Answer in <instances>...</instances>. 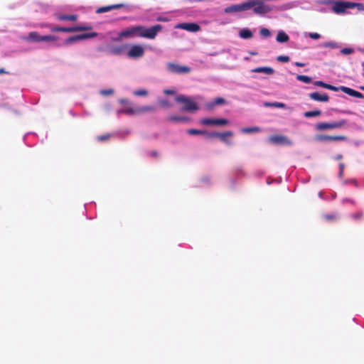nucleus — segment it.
I'll return each instance as SVG.
<instances>
[{
    "label": "nucleus",
    "mask_w": 364,
    "mask_h": 364,
    "mask_svg": "<svg viewBox=\"0 0 364 364\" xmlns=\"http://www.w3.org/2000/svg\"><path fill=\"white\" fill-rule=\"evenodd\" d=\"M309 96L311 100L318 102H328L329 100L328 95L327 94H321L318 92H311Z\"/></svg>",
    "instance_id": "16"
},
{
    "label": "nucleus",
    "mask_w": 364,
    "mask_h": 364,
    "mask_svg": "<svg viewBox=\"0 0 364 364\" xmlns=\"http://www.w3.org/2000/svg\"><path fill=\"white\" fill-rule=\"evenodd\" d=\"M119 102L121 105H122L124 106H127L129 105V101L127 99H121L119 100Z\"/></svg>",
    "instance_id": "48"
},
{
    "label": "nucleus",
    "mask_w": 364,
    "mask_h": 364,
    "mask_svg": "<svg viewBox=\"0 0 364 364\" xmlns=\"http://www.w3.org/2000/svg\"><path fill=\"white\" fill-rule=\"evenodd\" d=\"M296 79L305 83H310L311 82V78L307 75H299L296 76Z\"/></svg>",
    "instance_id": "29"
},
{
    "label": "nucleus",
    "mask_w": 364,
    "mask_h": 364,
    "mask_svg": "<svg viewBox=\"0 0 364 364\" xmlns=\"http://www.w3.org/2000/svg\"><path fill=\"white\" fill-rule=\"evenodd\" d=\"M200 123L204 125H225L228 121L225 119H210L204 118L200 120Z\"/></svg>",
    "instance_id": "12"
},
{
    "label": "nucleus",
    "mask_w": 364,
    "mask_h": 364,
    "mask_svg": "<svg viewBox=\"0 0 364 364\" xmlns=\"http://www.w3.org/2000/svg\"><path fill=\"white\" fill-rule=\"evenodd\" d=\"M339 112H341V113H347V114L350 113V111H339Z\"/></svg>",
    "instance_id": "57"
},
{
    "label": "nucleus",
    "mask_w": 364,
    "mask_h": 364,
    "mask_svg": "<svg viewBox=\"0 0 364 364\" xmlns=\"http://www.w3.org/2000/svg\"><path fill=\"white\" fill-rule=\"evenodd\" d=\"M233 136L232 131H228L225 132L220 133L219 139L228 145H231L232 142L227 139V137H231Z\"/></svg>",
    "instance_id": "21"
},
{
    "label": "nucleus",
    "mask_w": 364,
    "mask_h": 364,
    "mask_svg": "<svg viewBox=\"0 0 364 364\" xmlns=\"http://www.w3.org/2000/svg\"><path fill=\"white\" fill-rule=\"evenodd\" d=\"M24 39L28 41L42 42V36L36 31H32Z\"/></svg>",
    "instance_id": "18"
},
{
    "label": "nucleus",
    "mask_w": 364,
    "mask_h": 364,
    "mask_svg": "<svg viewBox=\"0 0 364 364\" xmlns=\"http://www.w3.org/2000/svg\"><path fill=\"white\" fill-rule=\"evenodd\" d=\"M158 102L160 106L166 108H169L172 105L171 103L166 99H160L159 100Z\"/></svg>",
    "instance_id": "30"
},
{
    "label": "nucleus",
    "mask_w": 364,
    "mask_h": 364,
    "mask_svg": "<svg viewBox=\"0 0 364 364\" xmlns=\"http://www.w3.org/2000/svg\"><path fill=\"white\" fill-rule=\"evenodd\" d=\"M224 103H225V100L223 98L218 97L215 100V101L213 102V103L211 106L223 105Z\"/></svg>",
    "instance_id": "40"
},
{
    "label": "nucleus",
    "mask_w": 364,
    "mask_h": 364,
    "mask_svg": "<svg viewBox=\"0 0 364 364\" xmlns=\"http://www.w3.org/2000/svg\"><path fill=\"white\" fill-rule=\"evenodd\" d=\"M356 8L359 11H364V4L362 3L351 2V9Z\"/></svg>",
    "instance_id": "33"
},
{
    "label": "nucleus",
    "mask_w": 364,
    "mask_h": 364,
    "mask_svg": "<svg viewBox=\"0 0 364 364\" xmlns=\"http://www.w3.org/2000/svg\"><path fill=\"white\" fill-rule=\"evenodd\" d=\"M176 28L190 32H198L200 30V26L196 23H182L178 24Z\"/></svg>",
    "instance_id": "13"
},
{
    "label": "nucleus",
    "mask_w": 364,
    "mask_h": 364,
    "mask_svg": "<svg viewBox=\"0 0 364 364\" xmlns=\"http://www.w3.org/2000/svg\"><path fill=\"white\" fill-rule=\"evenodd\" d=\"M341 90L350 96L355 97L357 98H361V99L364 98L363 94H362L361 92L356 91L352 88L345 87V86H341Z\"/></svg>",
    "instance_id": "14"
},
{
    "label": "nucleus",
    "mask_w": 364,
    "mask_h": 364,
    "mask_svg": "<svg viewBox=\"0 0 364 364\" xmlns=\"http://www.w3.org/2000/svg\"><path fill=\"white\" fill-rule=\"evenodd\" d=\"M314 84L317 86H320L324 88H326V86H327V83H325L323 81H316Z\"/></svg>",
    "instance_id": "45"
},
{
    "label": "nucleus",
    "mask_w": 364,
    "mask_h": 364,
    "mask_svg": "<svg viewBox=\"0 0 364 364\" xmlns=\"http://www.w3.org/2000/svg\"><path fill=\"white\" fill-rule=\"evenodd\" d=\"M239 36L243 39L251 38L252 37V32L248 28H244L240 31Z\"/></svg>",
    "instance_id": "25"
},
{
    "label": "nucleus",
    "mask_w": 364,
    "mask_h": 364,
    "mask_svg": "<svg viewBox=\"0 0 364 364\" xmlns=\"http://www.w3.org/2000/svg\"><path fill=\"white\" fill-rule=\"evenodd\" d=\"M97 36H98L97 33L91 32V33H82V34L70 36V37L68 38L67 39H65V44H66V45L71 44V43H75L78 41L95 38Z\"/></svg>",
    "instance_id": "7"
},
{
    "label": "nucleus",
    "mask_w": 364,
    "mask_h": 364,
    "mask_svg": "<svg viewBox=\"0 0 364 364\" xmlns=\"http://www.w3.org/2000/svg\"><path fill=\"white\" fill-rule=\"evenodd\" d=\"M259 33L261 36L265 38H268L271 35L270 31L266 28H262L259 31Z\"/></svg>",
    "instance_id": "34"
},
{
    "label": "nucleus",
    "mask_w": 364,
    "mask_h": 364,
    "mask_svg": "<svg viewBox=\"0 0 364 364\" xmlns=\"http://www.w3.org/2000/svg\"><path fill=\"white\" fill-rule=\"evenodd\" d=\"M166 68L168 72L175 74H184L191 72V68L188 66L180 65L173 63H168Z\"/></svg>",
    "instance_id": "6"
},
{
    "label": "nucleus",
    "mask_w": 364,
    "mask_h": 364,
    "mask_svg": "<svg viewBox=\"0 0 364 364\" xmlns=\"http://www.w3.org/2000/svg\"><path fill=\"white\" fill-rule=\"evenodd\" d=\"M347 9H351L350 1H338L334 2L332 7L336 14H344Z\"/></svg>",
    "instance_id": "9"
},
{
    "label": "nucleus",
    "mask_w": 364,
    "mask_h": 364,
    "mask_svg": "<svg viewBox=\"0 0 364 364\" xmlns=\"http://www.w3.org/2000/svg\"><path fill=\"white\" fill-rule=\"evenodd\" d=\"M363 215V213L362 211H359L356 213L352 214L350 217L354 219L355 220H360Z\"/></svg>",
    "instance_id": "39"
},
{
    "label": "nucleus",
    "mask_w": 364,
    "mask_h": 364,
    "mask_svg": "<svg viewBox=\"0 0 364 364\" xmlns=\"http://www.w3.org/2000/svg\"><path fill=\"white\" fill-rule=\"evenodd\" d=\"M363 65H364V63H363Z\"/></svg>",
    "instance_id": "63"
},
{
    "label": "nucleus",
    "mask_w": 364,
    "mask_h": 364,
    "mask_svg": "<svg viewBox=\"0 0 364 364\" xmlns=\"http://www.w3.org/2000/svg\"><path fill=\"white\" fill-rule=\"evenodd\" d=\"M309 37L312 38V39H318L321 38V35L318 33H309Z\"/></svg>",
    "instance_id": "42"
},
{
    "label": "nucleus",
    "mask_w": 364,
    "mask_h": 364,
    "mask_svg": "<svg viewBox=\"0 0 364 364\" xmlns=\"http://www.w3.org/2000/svg\"><path fill=\"white\" fill-rule=\"evenodd\" d=\"M321 114V110H314V111H308L304 112V116L306 118L318 117Z\"/></svg>",
    "instance_id": "27"
},
{
    "label": "nucleus",
    "mask_w": 364,
    "mask_h": 364,
    "mask_svg": "<svg viewBox=\"0 0 364 364\" xmlns=\"http://www.w3.org/2000/svg\"><path fill=\"white\" fill-rule=\"evenodd\" d=\"M163 28L160 24L154 25L150 28H146L143 26H136L128 27L122 31L118 34V38H128L134 37L146 38L149 39H154L159 32Z\"/></svg>",
    "instance_id": "1"
},
{
    "label": "nucleus",
    "mask_w": 364,
    "mask_h": 364,
    "mask_svg": "<svg viewBox=\"0 0 364 364\" xmlns=\"http://www.w3.org/2000/svg\"><path fill=\"white\" fill-rule=\"evenodd\" d=\"M259 131H260V128L259 127H245V128H242L241 129V132L245 134L259 132Z\"/></svg>",
    "instance_id": "28"
},
{
    "label": "nucleus",
    "mask_w": 364,
    "mask_h": 364,
    "mask_svg": "<svg viewBox=\"0 0 364 364\" xmlns=\"http://www.w3.org/2000/svg\"><path fill=\"white\" fill-rule=\"evenodd\" d=\"M92 29L91 26H77L73 27H60L53 26L50 28L52 32H65V33H73L78 31H89Z\"/></svg>",
    "instance_id": "5"
},
{
    "label": "nucleus",
    "mask_w": 364,
    "mask_h": 364,
    "mask_svg": "<svg viewBox=\"0 0 364 364\" xmlns=\"http://www.w3.org/2000/svg\"><path fill=\"white\" fill-rule=\"evenodd\" d=\"M164 93L168 95H171L175 94V91L173 90H164Z\"/></svg>",
    "instance_id": "47"
},
{
    "label": "nucleus",
    "mask_w": 364,
    "mask_h": 364,
    "mask_svg": "<svg viewBox=\"0 0 364 364\" xmlns=\"http://www.w3.org/2000/svg\"><path fill=\"white\" fill-rule=\"evenodd\" d=\"M124 6V5L123 4H117L109 5V6H102V7L98 8L96 10V13L97 14H102V13L110 11L113 9H121V8H123Z\"/></svg>",
    "instance_id": "15"
},
{
    "label": "nucleus",
    "mask_w": 364,
    "mask_h": 364,
    "mask_svg": "<svg viewBox=\"0 0 364 364\" xmlns=\"http://www.w3.org/2000/svg\"><path fill=\"white\" fill-rule=\"evenodd\" d=\"M122 50V48L117 47L112 49V53L114 54H119Z\"/></svg>",
    "instance_id": "44"
},
{
    "label": "nucleus",
    "mask_w": 364,
    "mask_h": 364,
    "mask_svg": "<svg viewBox=\"0 0 364 364\" xmlns=\"http://www.w3.org/2000/svg\"><path fill=\"white\" fill-rule=\"evenodd\" d=\"M289 36L284 31H279L277 36L276 40L279 43H285L289 41Z\"/></svg>",
    "instance_id": "26"
},
{
    "label": "nucleus",
    "mask_w": 364,
    "mask_h": 364,
    "mask_svg": "<svg viewBox=\"0 0 364 364\" xmlns=\"http://www.w3.org/2000/svg\"><path fill=\"white\" fill-rule=\"evenodd\" d=\"M266 105L267 106H272V107H278V108H284L286 107L285 104H284L282 102H275L273 103H266Z\"/></svg>",
    "instance_id": "35"
},
{
    "label": "nucleus",
    "mask_w": 364,
    "mask_h": 364,
    "mask_svg": "<svg viewBox=\"0 0 364 364\" xmlns=\"http://www.w3.org/2000/svg\"><path fill=\"white\" fill-rule=\"evenodd\" d=\"M326 89H328V90H333V91H338V90H341V87H335L333 85H331L330 84H327V86H326Z\"/></svg>",
    "instance_id": "43"
},
{
    "label": "nucleus",
    "mask_w": 364,
    "mask_h": 364,
    "mask_svg": "<svg viewBox=\"0 0 364 364\" xmlns=\"http://www.w3.org/2000/svg\"><path fill=\"white\" fill-rule=\"evenodd\" d=\"M187 133L190 135L205 134V131H201L196 129H190L187 130Z\"/></svg>",
    "instance_id": "32"
},
{
    "label": "nucleus",
    "mask_w": 364,
    "mask_h": 364,
    "mask_svg": "<svg viewBox=\"0 0 364 364\" xmlns=\"http://www.w3.org/2000/svg\"><path fill=\"white\" fill-rule=\"evenodd\" d=\"M360 89L364 90V86L360 87Z\"/></svg>",
    "instance_id": "62"
},
{
    "label": "nucleus",
    "mask_w": 364,
    "mask_h": 364,
    "mask_svg": "<svg viewBox=\"0 0 364 364\" xmlns=\"http://www.w3.org/2000/svg\"><path fill=\"white\" fill-rule=\"evenodd\" d=\"M165 121L170 122H187L190 121V118L187 117L171 115L168 117Z\"/></svg>",
    "instance_id": "17"
},
{
    "label": "nucleus",
    "mask_w": 364,
    "mask_h": 364,
    "mask_svg": "<svg viewBox=\"0 0 364 364\" xmlns=\"http://www.w3.org/2000/svg\"><path fill=\"white\" fill-rule=\"evenodd\" d=\"M156 155H157L156 152H153V156H156Z\"/></svg>",
    "instance_id": "61"
},
{
    "label": "nucleus",
    "mask_w": 364,
    "mask_h": 364,
    "mask_svg": "<svg viewBox=\"0 0 364 364\" xmlns=\"http://www.w3.org/2000/svg\"><path fill=\"white\" fill-rule=\"evenodd\" d=\"M114 90L112 89L102 90L100 91V93L103 95H112Z\"/></svg>",
    "instance_id": "41"
},
{
    "label": "nucleus",
    "mask_w": 364,
    "mask_h": 364,
    "mask_svg": "<svg viewBox=\"0 0 364 364\" xmlns=\"http://www.w3.org/2000/svg\"><path fill=\"white\" fill-rule=\"evenodd\" d=\"M157 20H158V21H164V20L163 18H158V19H157Z\"/></svg>",
    "instance_id": "59"
},
{
    "label": "nucleus",
    "mask_w": 364,
    "mask_h": 364,
    "mask_svg": "<svg viewBox=\"0 0 364 364\" xmlns=\"http://www.w3.org/2000/svg\"><path fill=\"white\" fill-rule=\"evenodd\" d=\"M156 109V107L152 105L137 107V114H141L146 112H155Z\"/></svg>",
    "instance_id": "19"
},
{
    "label": "nucleus",
    "mask_w": 364,
    "mask_h": 364,
    "mask_svg": "<svg viewBox=\"0 0 364 364\" xmlns=\"http://www.w3.org/2000/svg\"><path fill=\"white\" fill-rule=\"evenodd\" d=\"M253 73H265L267 75H272L274 73L273 68L270 67H258L252 70Z\"/></svg>",
    "instance_id": "20"
},
{
    "label": "nucleus",
    "mask_w": 364,
    "mask_h": 364,
    "mask_svg": "<svg viewBox=\"0 0 364 364\" xmlns=\"http://www.w3.org/2000/svg\"><path fill=\"white\" fill-rule=\"evenodd\" d=\"M248 4H250V9H252L253 12L257 15H264L272 11L269 5L261 1L250 0Z\"/></svg>",
    "instance_id": "3"
},
{
    "label": "nucleus",
    "mask_w": 364,
    "mask_h": 364,
    "mask_svg": "<svg viewBox=\"0 0 364 364\" xmlns=\"http://www.w3.org/2000/svg\"><path fill=\"white\" fill-rule=\"evenodd\" d=\"M339 167H340V173H339V175L341 176L342 174H343V169H344V164H339Z\"/></svg>",
    "instance_id": "51"
},
{
    "label": "nucleus",
    "mask_w": 364,
    "mask_h": 364,
    "mask_svg": "<svg viewBox=\"0 0 364 364\" xmlns=\"http://www.w3.org/2000/svg\"><path fill=\"white\" fill-rule=\"evenodd\" d=\"M56 18L60 21H75L77 19V16L75 14L72 15H57Z\"/></svg>",
    "instance_id": "23"
},
{
    "label": "nucleus",
    "mask_w": 364,
    "mask_h": 364,
    "mask_svg": "<svg viewBox=\"0 0 364 364\" xmlns=\"http://www.w3.org/2000/svg\"><path fill=\"white\" fill-rule=\"evenodd\" d=\"M345 201H348V203H351L353 204L355 203V201L351 199H346Z\"/></svg>",
    "instance_id": "55"
},
{
    "label": "nucleus",
    "mask_w": 364,
    "mask_h": 364,
    "mask_svg": "<svg viewBox=\"0 0 364 364\" xmlns=\"http://www.w3.org/2000/svg\"><path fill=\"white\" fill-rule=\"evenodd\" d=\"M315 139L319 142L346 141L347 140V136L344 135L331 136L327 134H318L315 136Z\"/></svg>",
    "instance_id": "8"
},
{
    "label": "nucleus",
    "mask_w": 364,
    "mask_h": 364,
    "mask_svg": "<svg viewBox=\"0 0 364 364\" xmlns=\"http://www.w3.org/2000/svg\"><path fill=\"white\" fill-rule=\"evenodd\" d=\"M8 73L4 68H0V74Z\"/></svg>",
    "instance_id": "54"
},
{
    "label": "nucleus",
    "mask_w": 364,
    "mask_h": 364,
    "mask_svg": "<svg viewBox=\"0 0 364 364\" xmlns=\"http://www.w3.org/2000/svg\"><path fill=\"white\" fill-rule=\"evenodd\" d=\"M250 9V4H248V1L239 4H232L228 7H226L224 10L225 13L230 14L235 12H241L244 11H247Z\"/></svg>",
    "instance_id": "10"
},
{
    "label": "nucleus",
    "mask_w": 364,
    "mask_h": 364,
    "mask_svg": "<svg viewBox=\"0 0 364 364\" xmlns=\"http://www.w3.org/2000/svg\"><path fill=\"white\" fill-rule=\"evenodd\" d=\"M144 54V50L139 45H133L127 53V56L132 58H140Z\"/></svg>",
    "instance_id": "11"
},
{
    "label": "nucleus",
    "mask_w": 364,
    "mask_h": 364,
    "mask_svg": "<svg viewBox=\"0 0 364 364\" xmlns=\"http://www.w3.org/2000/svg\"><path fill=\"white\" fill-rule=\"evenodd\" d=\"M325 47L336 48V44L333 42H328L324 44Z\"/></svg>",
    "instance_id": "46"
},
{
    "label": "nucleus",
    "mask_w": 364,
    "mask_h": 364,
    "mask_svg": "<svg viewBox=\"0 0 364 364\" xmlns=\"http://www.w3.org/2000/svg\"><path fill=\"white\" fill-rule=\"evenodd\" d=\"M277 60L279 62L287 63L289 61V57L287 55H279L277 57Z\"/></svg>",
    "instance_id": "38"
},
{
    "label": "nucleus",
    "mask_w": 364,
    "mask_h": 364,
    "mask_svg": "<svg viewBox=\"0 0 364 364\" xmlns=\"http://www.w3.org/2000/svg\"><path fill=\"white\" fill-rule=\"evenodd\" d=\"M58 39L56 36L48 35V36H42V41H55Z\"/></svg>",
    "instance_id": "31"
},
{
    "label": "nucleus",
    "mask_w": 364,
    "mask_h": 364,
    "mask_svg": "<svg viewBox=\"0 0 364 364\" xmlns=\"http://www.w3.org/2000/svg\"><path fill=\"white\" fill-rule=\"evenodd\" d=\"M250 55H257V52H252V51H250L249 52Z\"/></svg>",
    "instance_id": "56"
},
{
    "label": "nucleus",
    "mask_w": 364,
    "mask_h": 364,
    "mask_svg": "<svg viewBox=\"0 0 364 364\" xmlns=\"http://www.w3.org/2000/svg\"><path fill=\"white\" fill-rule=\"evenodd\" d=\"M269 141L274 144H283L287 141V138L281 135L272 136Z\"/></svg>",
    "instance_id": "24"
},
{
    "label": "nucleus",
    "mask_w": 364,
    "mask_h": 364,
    "mask_svg": "<svg viewBox=\"0 0 364 364\" xmlns=\"http://www.w3.org/2000/svg\"><path fill=\"white\" fill-rule=\"evenodd\" d=\"M109 137V135H103V136H100L98 137V139H99L100 141H104V140L107 139Z\"/></svg>",
    "instance_id": "50"
},
{
    "label": "nucleus",
    "mask_w": 364,
    "mask_h": 364,
    "mask_svg": "<svg viewBox=\"0 0 364 364\" xmlns=\"http://www.w3.org/2000/svg\"><path fill=\"white\" fill-rule=\"evenodd\" d=\"M347 124V120L341 119L332 122H319L316 124V129L318 131H324L327 129H333L345 127Z\"/></svg>",
    "instance_id": "4"
},
{
    "label": "nucleus",
    "mask_w": 364,
    "mask_h": 364,
    "mask_svg": "<svg viewBox=\"0 0 364 364\" xmlns=\"http://www.w3.org/2000/svg\"><path fill=\"white\" fill-rule=\"evenodd\" d=\"M118 114H126L129 115H134L137 114V107H127L121 110H119L117 112Z\"/></svg>",
    "instance_id": "22"
},
{
    "label": "nucleus",
    "mask_w": 364,
    "mask_h": 364,
    "mask_svg": "<svg viewBox=\"0 0 364 364\" xmlns=\"http://www.w3.org/2000/svg\"><path fill=\"white\" fill-rule=\"evenodd\" d=\"M176 101L183 104V106L181 108V110L183 112H193L199 109L197 103L192 98L185 95L177 96L176 97Z\"/></svg>",
    "instance_id": "2"
},
{
    "label": "nucleus",
    "mask_w": 364,
    "mask_h": 364,
    "mask_svg": "<svg viewBox=\"0 0 364 364\" xmlns=\"http://www.w3.org/2000/svg\"><path fill=\"white\" fill-rule=\"evenodd\" d=\"M350 183L354 184L355 186H358V182L356 181V180L352 179V180H350Z\"/></svg>",
    "instance_id": "53"
},
{
    "label": "nucleus",
    "mask_w": 364,
    "mask_h": 364,
    "mask_svg": "<svg viewBox=\"0 0 364 364\" xmlns=\"http://www.w3.org/2000/svg\"><path fill=\"white\" fill-rule=\"evenodd\" d=\"M295 65H296V66H298V67H304V66L305 65V64H304V63H300V62H296V63H295Z\"/></svg>",
    "instance_id": "52"
},
{
    "label": "nucleus",
    "mask_w": 364,
    "mask_h": 364,
    "mask_svg": "<svg viewBox=\"0 0 364 364\" xmlns=\"http://www.w3.org/2000/svg\"><path fill=\"white\" fill-rule=\"evenodd\" d=\"M134 95L136 96H146L148 92L146 90H138L134 92Z\"/></svg>",
    "instance_id": "37"
},
{
    "label": "nucleus",
    "mask_w": 364,
    "mask_h": 364,
    "mask_svg": "<svg viewBox=\"0 0 364 364\" xmlns=\"http://www.w3.org/2000/svg\"><path fill=\"white\" fill-rule=\"evenodd\" d=\"M341 52L344 54H350L352 52V49L350 48H343Z\"/></svg>",
    "instance_id": "49"
},
{
    "label": "nucleus",
    "mask_w": 364,
    "mask_h": 364,
    "mask_svg": "<svg viewBox=\"0 0 364 364\" xmlns=\"http://www.w3.org/2000/svg\"><path fill=\"white\" fill-rule=\"evenodd\" d=\"M327 218H328V219H332V218H333V217H332V216H327Z\"/></svg>",
    "instance_id": "60"
},
{
    "label": "nucleus",
    "mask_w": 364,
    "mask_h": 364,
    "mask_svg": "<svg viewBox=\"0 0 364 364\" xmlns=\"http://www.w3.org/2000/svg\"><path fill=\"white\" fill-rule=\"evenodd\" d=\"M342 159V155L341 154H339L336 156V159Z\"/></svg>",
    "instance_id": "58"
},
{
    "label": "nucleus",
    "mask_w": 364,
    "mask_h": 364,
    "mask_svg": "<svg viewBox=\"0 0 364 364\" xmlns=\"http://www.w3.org/2000/svg\"><path fill=\"white\" fill-rule=\"evenodd\" d=\"M220 132H205V135L208 138H219L220 137Z\"/></svg>",
    "instance_id": "36"
}]
</instances>
